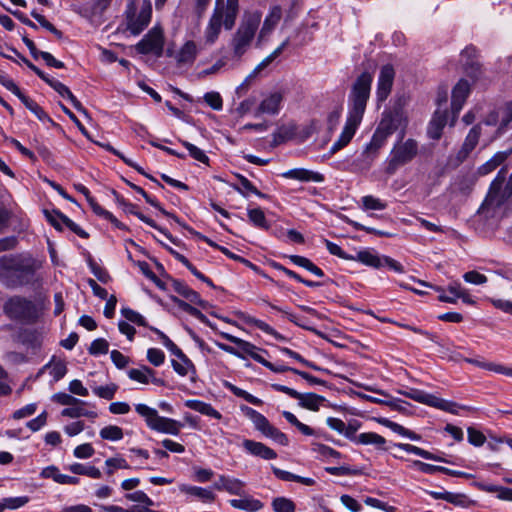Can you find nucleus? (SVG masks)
Masks as SVG:
<instances>
[{"instance_id":"f257e3e1","label":"nucleus","mask_w":512,"mask_h":512,"mask_svg":"<svg viewBox=\"0 0 512 512\" xmlns=\"http://www.w3.org/2000/svg\"><path fill=\"white\" fill-rule=\"evenodd\" d=\"M373 75L368 72H362L352 84L348 96V116L339 138L330 148V153L334 154L347 146L354 137L358 126L360 125L366 110V105L370 97Z\"/></svg>"},{"instance_id":"f03ea898","label":"nucleus","mask_w":512,"mask_h":512,"mask_svg":"<svg viewBox=\"0 0 512 512\" xmlns=\"http://www.w3.org/2000/svg\"><path fill=\"white\" fill-rule=\"evenodd\" d=\"M0 268L5 271L6 286L17 288L33 282L37 265L31 257L3 256L0 258Z\"/></svg>"},{"instance_id":"7ed1b4c3","label":"nucleus","mask_w":512,"mask_h":512,"mask_svg":"<svg viewBox=\"0 0 512 512\" xmlns=\"http://www.w3.org/2000/svg\"><path fill=\"white\" fill-rule=\"evenodd\" d=\"M224 0H216V7L209 20L205 30V39L207 43H214L218 38L222 24L225 29L230 30L235 24L239 11L238 0H227L226 6H223Z\"/></svg>"},{"instance_id":"20e7f679","label":"nucleus","mask_w":512,"mask_h":512,"mask_svg":"<svg viewBox=\"0 0 512 512\" xmlns=\"http://www.w3.org/2000/svg\"><path fill=\"white\" fill-rule=\"evenodd\" d=\"M260 14H250L243 18L231 40L233 53L240 58L249 48L260 24Z\"/></svg>"},{"instance_id":"39448f33","label":"nucleus","mask_w":512,"mask_h":512,"mask_svg":"<svg viewBox=\"0 0 512 512\" xmlns=\"http://www.w3.org/2000/svg\"><path fill=\"white\" fill-rule=\"evenodd\" d=\"M135 411L145 419L147 426L154 431L178 435L183 424L177 420L162 417L157 410L146 404H136Z\"/></svg>"},{"instance_id":"423d86ee","label":"nucleus","mask_w":512,"mask_h":512,"mask_svg":"<svg viewBox=\"0 0 512 512\" xmlns=\"http://www.w3.org/2000/svg\"><path fill=\"white\" fill-rule=\"evenodd\" d=\"M418 149V142L411 138L405 141L401 139L395 143L390 152L386 172L392 175L399 167L411 162L417 156Z\"/></svg>"},{"instance_id":"0eeeda50","label":"nucleus","mask_w":512,"mask_h":512,"mask_svg":"<svg viewBox=\"0 0 512 512\" xmlns=\"http://www.w3.org/2000/svg\"><path fill=\"white\" fill-rule=\"evenodd\" d=\"M505 179V171L501 169L495 179L492 181L489 192L481 206V209L496 210L500 208L512 196V188L507 184L503 186Z\"/></svg>"},{"instance_id":"6e6552de","label":"nucleus","mask_w":512,"mask_h":512,"mask_svg":"<svg viewBox=\"0 0 512 512\" xmlns=\"http://www.w3.org/2000/svg\"><path fill=\"white\" fill-rule=\"evenodd\" d=\"M4 312L12 319L34 322L38 318L35 304L21 296H13L4 303Z\"/></svg>"},{"instance_id":"1a4fd4ad","label":"nucleus","mask_w":512,"mask_h":512,"mask_svg":"<svg viewBox=\"0 0 512 512\" xmlns=\"http://www.w3.org/2000/svg\"><path fill=\"white\" fill-rule=\"evenodd\" d=\"M165 35L160 25L153 26L144 37L135 45L139 54H152L160 58L164 54Z\"/></svg>"},{"instance_id":"9d476101","label":"nucleus","mask_w":512,"mask_h":512,"mask_svg":"<svg viewBox=\"0 0 512 512\" xmlns=\"http://www.w3.org/2000/svg\"><path fill=\"white\" fill-rule=\"evenodd\" d=\"M127 29L133 35H139L150 23L152 17V5L149 0H144L139 13L134 12V4L128 5L126 11Z\"/></svg>"},{"instance_id":"9b49d317","label":"nucleus","mask_w":512,"mask_h":512,"mask_svg":"<svg viewBox=\"0 0 512 512\" xmlns=\"http://www.w3.org/2000/svg\"><path fill=\"white\" fill-rule=\"evenodd\" d=\"M400 393L410 399H413L419 403H423L429 405L431 407H435L441 409L446 412L456 414L455 410L456 404L450 401H446L444 399L438 398L432 394L425 393L422 390L409 388L404 391H400Z\"/></svg>"},{"instance_id":"f8f14e48","label":"nucleus","mask_w":512,"mask_h":512,"mask_svg":"<svg viewBox=\"0 0 512 512\" xmlns=\"http://www.w3.org/2000/svg\"><path fill=\"white\" fill-rule=\"evenodd\" d=\"M481 125L477 124L473 126L467 134L464 143L460 150L457 152L455 157L449 158V164L457 167L463 163L469 156V154L475 149L481 136Z\"/></svg>"},{"instance_id":"ddd939ff","label":"nucleus","mask_w":512,"mask_h":512,"mask_svg":"<svg viewBox=\"0 0 512 512\" xmlns=\"http://www.w3.org/2000/svg\"><path fill=\"white\" fill-rule=\"evenodd\" d=\"M395 78V70L391 64L383 65L378 76L376 98L378 103L384 102L390 95Z\"/></svg>"},{"instance_id":"4468645a","label":"nucleus","mask_w":512,"mask_h":512,"mask_svg":"<svg viewBox=\"0 0 512 512\" xmlns=\"http://www.w3.org/2000/svg\"><path fill=\"white\" fill-rule=\"evenodd\" d=\"M221 336L227 341L237 345L238 348L242 350V355H244L245 358L246 355L250 356L253 360L262 364L264 367L265 363H268V361L262 356V353H268L266 350L228 333H221Z\"/></svg>"},{"instance_id":"2eb2a0df","label":"nucleus","mask_w":512,"mask_h":512,"mask_svg":"<svg viewBox=\"0 0 512 512\" xmlns=\"http://www.w3.org/2000/svg\"><path fill=\"white\" fill-rule=\"evenodd\" d=\"M213 488L217 491L239 496L245 491L246 483L232 476L219 475L217 481L213 484Z\"/></svg>"},{"instance_id":"dca6fc26","label":"nucleus","mask_w":512,"mask_h":512,"mask_svg":"<svg viewBox=\"0 0 512 512\" xmlns=\"http://www.w3.org/2000/svg\"><path fill=\"white\" fill-rule=\"evenodd\" d=\"M470 93V85L467 80L461 79L452 90L451 109L454 115L451 125H454L455 119L463 108L466 99Z\"/></svg>"},{"instance_id":"f3484780","label":"nucleus","mask_w":512,"mask_h":512,"mask_svg":"<svg viewBox=\"0 0 512 512\" xmlns=\"http://www.w3.org/2000/svg\"><path fill=\"white\" fill-rule=\"evenodd\" d=\"M401 119L402 113L400 110L384 112L375 132L388 138L398 129Z\"/></svg>"},{"instance_id":"a211bd4d","label":"nucleus","mask_w":512,"mask_h":512,"mask_svg":"<svg viewBox=\"0 0 512 512\" xmlns=\"http://www.w3.org/2000/svg\"><path fill=\"white\" fill-rule=\"evenodd\" d=\"M228 502L234 509L245 512H258L264 507L262 501L254 498L251 494L246 493V491H244L242 495H239V498L230 499Z\"/></svg>"},{"instance_id":"6ab92c4d","label":"nucleus","mask_w":512,"mask_h":512,"mask_svg":"<svg viewBox=\"0 0 512 512\" xmlns=\"http://www.w3.org/2000/svg\"><path fill=\"white\" fill-rule=\"evenodd\" d=\"M284 96L281 92H274L265 97L259 104L255 116L260 114L276 115L279 113Z\"/></svg>"},{"instance_id":"aec40b11","label":"nucleus","mask_w":512,"mask_h":512,"mask_svg":"<svg viewBox=\"0 0 512 512\" xmlns=\"http://www.w3.org/2000/svg\"><path fill=\"white\" fill-rule=\"evenodd\" d=\"M387 137L374 131L370 142L365 146L362 157L367 166H370L379 154L380 149L385 145Z\"/></svg>"},{"instance_id":"412c9836","label":"nucleus","mask_w":512,"mask_h":512,"mask_svg":"<svg viewBox=\"0 0 512 512\" xmlns=\"http://www.w3.org/2000/svg\"><path fill=\"white\" fill-rule=\"evenodd\" d=\"M281 177L286 178V179H294V180H298L301 182H316V183H321L325 179L323 174L316 172V171L308 170L305 168L290 169L286 172H283L281 174Z\"/></svg>"},{"instance_id":"4be33fe9","label":"nucleus","mask_w":512,"mask_h":512,"mask_svg":"<svg viewBox=\"0 0 512 512\" xmlns=\"http://www.w3.org/2000/svg\"><path fill=\"white\" fill-rule=\"evenodd\" d=\"M128 376L131 380L137 381L142 384H148L149 382L163 386L164 380L155 377V371L150 367L143 365L140 368H133L128 371Z\"/></svg>"},{"instance_id":"5701e85b","label":"nucleus","mask_w":512,"mask_h":512,"mask_svg":"<svg viewBox=\"0 0 512 512\" xmlns=\"http://www.w3.org/2000/svg\"><path fill=\"white\" fill-rule=\"evenodd\" d=\"M199 48L193 40L186 41L175 54L179 66L192 65L198 55Z\"/></svg>"},{"instance_id":"b1692460","label":"nucleus","mask_w":512,"mask_h":512,"mask_svg":"<svg viewBox=\"0 0 512 512\" xmlns=\"http://www.w3.org/2000/svg\"><path fill=\"white\" fill-rule=\"evenodd\" d=\"M46 83L51 88H53L60 96L67 98L78 112H81L84 115L88 114L87 110L83 107L81 102L73 95V93L66 85L51 77L46 79Z\"/></svg>"},{"instance_id":"393cba45","label":"nucleus","mask_w":512,"mask_h":512,"mask_svg":"<svg viewBox=\"0 0 512 512\" xmlns=\"http://www.w3.org/2000/svg\"><path fill=\"white\" fill-rule=\"evenodd\" d=\"M244 449L250 454L265 460H272L277 457V453L261 442L246 439L243 441Z\"/></svg>"},{"instance_id":"a878e982","label":"nucleus","mask_w":512,"mask_h":512,"mask_svg":"<svg viewBox=\"0 0 512 512\" xmlns=\"http://www.w3.org/2000/svg\"><path fill=\"white\" fill-rule=\"evenodd\" d=\"M354 442L360 445H372L377 450L386 451V439L375 432H364L354 438Z\"/></svg>"},{"instance_id":"bb28decb","label":"nucleus","mask_w":512,"mask_h":512,"mask_svg":"<svg viewBox=\"0 0 512 512\" xmlns=\"http://www.w3.org/2000/svg\"><path fill=\"white\" fill-rule=\"evenodd\" d=\"M179 489L186 495L193 496L205 503H212L216 499V495L207 488L182 484Z\"/></svg>"},{"instance_id":"cd10ccee","label":"nucleus","mask_w":512,"mask_h":512,"mask_svg":"<svg viewBox=\"0 0 512 512\" xmlns=\"http://www.w3.org/2000/svg\"><path fill=\"white\" fill-rule=\"evenodd\" d=\"M241 411L253 422L255 428L259 430L263 435H265L271 427L268 419L253 408L248 406H241Z\"/></svg>"},{"instance_id":"c85d7f7f","label":"nucleus","mask_w":512,"mask_h":512,"mask_svg":"<svg viewBox=\"0 0 512 512\" xmlns=\"http://www.w3.org/2000/svg\"><path fill=\"white\" fill-rule=\"evenodd\" d=\"M241 319L247 325L257 327L258 329H260L264 333L273 336L276 340H279V341H285L286 340V338L282 334L278 333L273 327H271L269 324H267L266 322H264V321H262L260 319H257V318H255V317H253L251 315H247V314H244V313H241Z\"/></svg>"},{"instance_id":"c756f323","label":"nucleus","mask_w":512,"mask_h":512,"mask_svg":"<svg viewBox=\"0 0 512 512\" xmlns=\"http://www.w3.org/2000/svg\"><path fill=\"white\" fill-rule=\"evenodd\" d=\"M289 39L284 40L272 53L265 57L247 76V80H253L263 69L268 67L288 46Z\"/></svg>"},{"instance_id":"7c9ffc66","label":"nucleus","mask_w":512,"mask_h":512,"mask_svg":"<svg viewBox=\"0 0 512 512\" xmlns=\"http://www.w3.org/2000/svg\"><path fill=\"white\" fill-rule=\"evenodd\" d=\"M289 39L284 40L272 53L265 57L247 76V80H253L263 69L268 67L288 46Z\"/></svg>"},{"instance_id":"2f4dec72","label":"nucleus","mask_w":512,"mask_h":512,"mask_svg":"<svg viewBox=\"0 0 512 512\" xmlns=\"http://www.w3.org/2000/svg\"><path fill=\"white\" fill-rule=\"evenodd\" d=\"M445 125H446V113L436 111L434 113L433 118L431 119L428 129H427V134H428L429 138L434 139V140L440 139V137L442 135V130L445 127Z\"/></svg>"},{"instance_id":"473e14b6","label":"nucleus","mask_w":512,"mask_h":512,"mask_svg":"<svg viewBox=\"0 0 512 512\" xmlns=\"http://www.w3.org/2000/svg\"><path fill=\"white\" fill-rule=\"evenodd\" d=\"M394 446L407 452V453L415 454V455L420 456L427 460H433V461H437V462H447L444 458L437 456V455H435L427 450H424L420 447L411 445V444L395 443Z\"/></svg>"},{"instance_id":"72a5a7b5","label":"nucleus","mask_w":512,"mask_h":512,"mask_svg":"<svg viewBox=\"0 0 512 512\" xmlns=\"http://www.w3.org/2000/svg\"><path fill=\"white\" fill-rule=\"evenodd\" d=\"M185 405L188 408L197 411L203 415H207L218 420L222 418L221 413L214 409L212 405L209 403H205L200 400H188L186 401Z\"/></svg>"},{"instance_id":"f704fd0d","label":"nucleus","mask_w":512,"mask_h":512,"mask_svg":"<svg viewBox=\"0 0 512 512\" xmlns=\"http://www.w3.org/2000/svg\"><path fill=\"white\" fill-rule=\"evenodd\" d=\"M295 399L298 400L301 407L312 411H317L319 409L320 403L324 401V397L315 393L298 392V396H296Z\"/></svg>"},{"instance_id":"c9c22d12","label":"nucleus","mask_w":512,"mask_h":512,"mask_svg":"<svg viewBox=\"0 0 512 512\" xmlns=\"http://www.w3.org/2000/svg\"><path fill=\"white\" fill-rule=\"evenodd\" d=\"M510 151L497 152L491 159L478 168L479 175H487L501 165L509 156Z\"/></svg>"},{"instance_id":"e433bc0d","label":"nucleus","mask_w":512,"mask_h":512,"mask_svg":"<svg viewBox=\"0 0 512 512\" xmlns=\"http://www.w3.org/2000/svg\"><path fill=\"white\" fill-rule=\"evenodd\" d=\"M281 17H282L281 8L279 6L273 7L263 23L262 29L260 31V38H263L266 35L270 34V32L274 29V27L280 21Z\"/></svg>"},{"instance_id":"4c0bfd02","label":"nucleus","mask_w":512,"mask_h":512,"mask_svg":"<svg viewBox=\"0 0 512 512\" xmlns=\"http://www.w3.org/2000/svg\"><path fill=\"white\" fill-rule=\"evenodd\" d=\"M68 469L75 475H85L93 479H100L102 477L101 471L93 465L74 463Z\"/></svg>"},{"instance_id":"58836bf2","label":"nucleus","mask_w":512,"mask_h":512,"mask_svg":"<svg viewBox=\"0 0 512 512\" xmlns=\"http://www.w3.org/2000/svg\"><path fill=\"white\" fill-rule=\"evenodd\" d=\"M86 404H72L70 407H67L62 410V416L69 418H79V417H88V418H96L97 413L95 411L87 410L84 406Z\"/></svg>"},{"instance_id":"ea45409f","label":"nucleus","mask_w":512,"mask_h":512,"mask_svg":"<svg viewBox=\"0 0 512 512\" xmlns=\"http://www.w3.org/2000/svg\"><path fill=\"white\" fill-rule=\"evenodd\" d=\"M149 329L158 335L162 344L171 352V354L176 356L178 359H184L187 361V356L165 333L155 327H149Z\"/></svg>"},{"instance_id":"a19ab883","label":"nucleus","mask_w":512,"mask_h":512,"mask_svg":"<svg viewBox=\"0 0 512 512\" xmlns=\"http://www.w3.org/2000/svg\"><path fill=\"white\" fill-rule=\"evenodd\" d=\"M355 259L364 265L371 266L373 268H381L382 256H379L372 251H359Z\"/></svg>"},{"instance_id":"79ce46f5","label":"nucleus","mask_w":512,"mask_h":512,"mask_svg":"<svg viewBox=\"0 0 512 512\" xmlns=\"http://www.w3.org/2000/svg\"><path fill=\"white\" fill-rule=\"evenodd\" d=\"M172 301L183 311L188 313L189 315L195 317L202 323H209L208 318L197 308L193 307L190 303L181 300L177 297H172Z\"/></svg>"},{"instance_id":"37998d69","label":"nucleus","mask_w":512,"mask_h":512,"mask_svg":"<svg viewBox=\"0 0 512 512\" xmlns=\"http://www.w3.org/2000/svg\"><path fill=\"white\" fill-rule=\"evenodd\" d=\"M172 301L183 311L188 313L189 315L195 317L202 323H209L208 318L197 308L193 307L190 303L181 300L177 297H172Z\"/></svg>"},{"instance_id":"c03bdc74","label":"nucleus","mask_w":512,"mask_h":512,"mask_svg":"<svg viewBox=\"0 0 512 512\" xmlns=\"http://www.w3.org/2000/svg\"><path fill=\"white\" fill-rule=\"evenodd\" d=\"M239 182H240V185L241 187L239 186H234V189L236 191H238L240 194H242L243 196H247L246 192H250V193H253L255 195H257L258 197H261V198H266L267 195L263 194L262 192H260L253 184L251 181H249L246 177L242 176V175H236Z\"/></svg>"},{"instance_id":"a18cd8bd","label":"nucleus","mask_w":512,"mask_h":512,"mask_svg":"<svg viewBox=\"0 0 512 512\" xmlns=\"http://www.w3.org/2000/svg\"><path fill=\"white\" fill-rule=\"evenodd\" d=\"M247 215L250 222H252L254 226L265 230L270 228L265 214L260 208L248 209Z\"/></svg>"},{"instance_id":"49530a36","label":"nucleus","mask_w":512,"mask_h":512,"mask_svg":"<svg viewBox=\"0 0 512 512\" xmlns=\"http://www.w3.org/2000/svg\"><path fill=\"white\" fill-rule=\"evenodd\" d=\"M225 387L228 388L235 396L243 398L244 400H246L250 404L259 406V405H262V403H263V401L261 399L253 396L252 394H250L247 391L237 387L234 384L226 382L225 383Z\"/></svg>"},{"instance_id":"de8ad7c7","label":"nucleus","mask_w":512,"mask_h":512,"mask_svg":"<svg viewBox=\"0 0 512 512\" xmlns=\"http://www.w3.org/2000/svg\"><path fill=\"white\" fill-rule=\"evenodd\" d=\"M272 509L274 512H295V503L286 497H276L272 500Z\"/></svg>"},{"instance_id":"09e8293b","label":"nucleus","mask_w":512,"mask_h":512,"mask_svg":"<svg viewBox=\"0 0 512 512\" xmlns=\"http://www.w3.org/2000/svg\"><path fill=\"white\" fill-rule=\"evenodd\" d=\"M282 415L291 425L295 426L302 434L306 436H312L315 434V431L311 427L300 422L293 413L289 411H283Z\"/></svg>"},{"instance_id":"8fccbe9b","label":"nucleus","mask_w":512,"mask_h":512,"mask_svg":"<svg viewBox=\"0 0 512 512\" xmlns=\"http://www.w3.org/2000/svg\"><path fill=\"white\" fill-rule=\"evenodd\" d=\"M180 142L188 150L192 158L203 164H209V157L205 154V152L202 149L198 148L197 146L186 140H180Z\"/></svg>"},{"instance_id":"3c124183","label":"nucleus","mask_w":512,"mask_h":512,"mask_svg":"<svg viewBox=\"0 0 512 512\" xmlns=\"http://www.w3.org/2000/svg\"><path fill=\"white\" fill-rule=\"evenodd\" d=\"M100 437L104 440L119 441L123 438V430L119 426L109 425L100 430Z\"/></svg>"},{"instance_id":"603ef678","label":"nucleus","mask_w":512,"mask_h":512,"mask_svg":"<svg viewBox=\"0 0 512 512\" xmlns=\"http://www.w3.org/2000/svg\"><path fill=\"white\" fill-rule=\"evenodd\" d=\"M171 365L174 371L180 376L188 375L189 371L195 373V366L188 357L187 361L184 359H179V361L173 359L171 360Z\"/></svg>"},{"instance_id":"864d4df0","label":"nucleus","mask_w":512,"mask_h":512,"mask_svg":"<svg viewBox=\"0 0 512 512\" xmlns=\"http://www.w3.org/2000/svg\"><path fill=\"white\" fill-rule=\"evenodd\" d=\"M50 369V375L55 381L62 379L67 373V366L64 361H51L46 365Z\"/></svg>"},{"instance_id":"5fc2aeb1","label":"nucleus","mask_w":512,"mask_h":512,"mask_svg":"<svg viewBox=\"0 0 512 512\" xmlns=\"http://www.w3.org/2000/svg\"><path fill=\"white\" fill-rule=\"evenodd\" d=\"M28 502H29V497H27V496L9 497V498H4L2 501H0V505H2L3 511L5 509L15 510V509H18V508L26 505Z\"/></svg>"},{"instance_id":"6e6d98bb","label":"nucleus","mask_w":512,"mask_h":512,"mask_svg":"<svg viewBox=\"0 0 512 512\" xmlns=\"http://www.w3.org/2000/svg\"><path fill=\"white\" fill-rule=\"evenodd\" d=\"M121 314L125 317V319L129 322H132L134 324H137L139 326L148 327L147 321L145 318L138 313L137 311H134L130 308H122Z\"/></svg>"},{"instance_id":"4d7b16f0","label":"nucleus","mask_w":512,"mask_h":512,"mask_svg":"<svg viewBox=\"0 0 512 512\" xmlns=\"http://www.w3.org/2000/svg\"><path fill=\"white\" fill-rule=\"evenodd\" d=\"M52 400L56 403H59L64 406H69V407L72 404H86V402H84L78 398H75L72 395L64 393V392L55 393L52 396Z\"/></svg>"},{"instance_id":"13d9d810","label":"nucleus","mask_w":512,"mask_h":512,"mask_svg":"<svg viewBox=\"0 0 512 512\" xmlns=\"http://www.w3.org/2000/svg\"><path fill=\"white\" fill-rule=\"evenodd\" d=\"M109 350V343L104 338H98L95 339L90 347L88 348V351L91 355L97 356L100 354H107Z\"/></svg>"},{"instance_id":"bf43d9fd","label":"nucleus","mask_w":512,"mask_h":512,"mask_svg":"<svg viewBox=\"0 0 512 512\" xmlns=\"http://www.w3.org/2000/svg\"><path fill=\"white\" fill-rule=\"evenodd\" d=\"M125 498L129 501L142 503L146 506L154 505V501L144 491L141 490H137L132 493H127L125 495Z\"/></svg>"},{"instance_id":"052dcab7","label":"nucleus","mask_w":512,"mask_h":512,"mask_svg":"<svg viewBox=\"0 0 512 512\" xmlns=\"http://www.w3.org/2000/svg\"><path fill=\"white\" fill-rule=\"evenodd\" d=\"M117 391V386L115 384H110L106 386H98L93 389L95 395L100 398L111 400L114 398L115 393Z\"/></svg>"},{"instance_id":"680f3d73","label":"nucleus","mask_w":512,"mask_h":512,"mask_svg":"<svg viewBox=\"0 0 512 512\" xmlns=\"http://www.w3.org/2000/svg\"><path fill=\"white\" fill-rule=\"evenodd\" d=\"M362 204L366 210H383L386 208V203L374 196L367 195L362 198Z\"/></svg>"},{"instance_id":"e2e57ef3","label":"nucleus","mask_w":512,"mask_h":512,"mask_svg":"<svg viewBox=\"0 0 512 512\" xmlns=\"http://www.w3.org/2000/svg\"><path fill=\"white\" fill-rule=\"evenodd\" d=\"M265 436L271 438L276 443H278L282 446H287L289 444V439L286 436V434L281 432L279 429H277L273 425H271L269 430L266 432Z\"/></svg>"},{"instance_id":"0e129e2a","label":"nucleus","mask_w":512,"mask_h":512,"mask_svg":"<svg viewBox=\"0 0 512 512\" xmlns=\"http://www.w3.org/2000/svg\"><path fill=\"white\" fill-rule=\"evenodd\" d=\"M467 433H468V442L476 447L482 446L486 441L485 435L481 431H479L473 427H469L467 429Z\"/></svg>"},{"instance_id":"69168bd1","label":"nucleus","mask_w":512,"mask_h":512,"mask_svg":"<svg viewBox=\"0 0 512 512\" xmlns=\"http://www.w3.org/2000/svg\"><path fill=\"white\" fill-rule=\"evenodd\" d=\"M204 101L214 110H221L223 107V101L218 92H207L204 95Z\"/></svg>"},{"instance_id":"338daca9","label":"nucleus","mask_w":512,"mask_h":512,"mask_svg":"<svg viewBox=\"0 0 512 512\" xmlns=\"http://www.w3.org/2000/svg\"><path fill=\"white\" fill-rule=\"evenodd\" d=\"M147 359L154 366H160L164 363L165 354L157 348H149L147 351Z\"/></svg>"},{"instance_id":"774afa93","label":"nucleus","mask_w":512,"mask_h":512,"mask_svg":"<svg viewBox=\"0 0 512 512\" xmlns=\"http://www.w3.org/2000/svg\"><path fill=\"white\" fill-rule=\"evenodd\" d=\"M74 456L79 459H87L94 455L95 450L90 443L78 445L74 449Z\"/></svg>"}]
</instances>
